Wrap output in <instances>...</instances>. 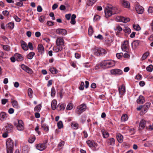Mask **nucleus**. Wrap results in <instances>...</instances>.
I'll list each match as a JSON object with an SVG mask.
<instances>
[{"label": "nucleus", "mask_w": 153, "mask_h": 153, "mask_svg": "<svg viewBox=\"0 0 153 153\" xmlns=\"http://www.w3.org/2000/svg\"><path fill=\"white\" fill-rule=\"evenodd\" d=\"M115 62L114 61L111 60H105L100 63L98 65H96L99 68H102L104 66H106L107 67H111L115 65Z\"/></svg>", "instance_id": "1"}, {"label": "nucleus", "mask_w": 153, "mask_h": 153, "mask_svg": "<svg viewBox=\"0 0 153 153\" xmlns=\"http://www.w3.org/2000/svg\"><path fill=\"white\" fill-rule=\"evenodd\" d=\"M7 153H13L14 143L10 138H8L6 142Z\"/></svg>", "instance_id": "2"}, {"label": "nucleus", "mask_w": 153, "mask_h": 153, "mask_svg": "<svg viewBox=\"0 0 153 153\" xmlns=\"http://www.w3.org/2000/svg\"><path fill=\"white\" fill-rule=\"evenodd\" d=\"M14 125L16 126L17 129L19 131H22L24 128V124L22 120H17L14 122Z\"/></svg>", "instance_id": "3"}, {"label": "nucleus", "mask_w": 153, "mask_h": 153, "mask_svg": "<svg viewBox=\"0 0 153 153\" xmlns=\"http://www.w3.org/2000/svg\"><path fill=\"white\" fill-rule=\"evenodd\" d=\"M37 49L38 51V56L42 57L45 56V55L46 54L45 53L44 47L42 44H39L38 45Z\"/></svg>", "instance_id": "4"}, {"label": "nucleus", "mask_w": 153, "mask_h": 153, "mask_svg": "<svg viewBox=\"0 0 153 153\" xmlns=\"http://www.w3.org/2000/svg\"><path fill=\"white\" fill-rule=\"evenodd\" d=\"M107 53L106 50L103 48H99L95 50L94 54L96 56H102V54H105Z\"/></svg>", "instance_id": "5"}, {"label": "nucleus", "mask_w": 153, "mask_h": 153, "mask_svg": "<svg viewBox=\"0 0 153 153\" xmlns=\"http://www.w3.org/2000/svg\"><path fill=\"white\" fill-rule=\"evenodd\" d=\"M86 108L85 104H82L78 106L77 108L76 111L78 115L80 114L83 111H84Z\"/></svg>", "instance_id": "6"}, {"label": "nucleus", "mask_w": 153, "mask_h": 153, "mask_svg": "<svg viewBox=\"0 0 153 153\" xmlns=\"http://www.w3.org/2000/svg\"><path fill=\"white\" fill-rule=\"evenodd\" d=\"M112 7H108L106 8L105 10V17H109L112 15Z\"/></svg>", "instance_id": "7"}, {"label": "nucleus", "mask_w": 153, "mask_h": 153, "mask_svg": "<svg viewBox=\"0 0 153 153\" xmlns=\"http://www.w3.org/2000/svg\"><path fill=\"white\" fill-rule=\"evenodd\" d=\"M131 53L129 52L125 53L124 54L122 53H117L116 54V56L117 57H122L123 56L124 57H133V56H131Z\"/></svg>", "instance_id": "8"}, {"label": "nucleus", "mask_w": 153, "mask_h": 153, "mask_svg": "<svg viewBox=\"0 0 153 153\" xmlns=\"http://www.w3.org/2000/svg\"><path fill=\"white\" fill-rule=\"evenodd\" d=\"M116 19L117 21L119 22H122L125 23H127L130 20V19L129 18L125 17L123 16H117Z\"/></svg>", "instance_id": "9"}, {"label": "nucleus", "mask_w": 153, "mask_h": 153, "mask_svg": "<svg viewBox=\"0 0 153 153\" xmlns=\"http://www.w3.org/2000/svg\"><path fill=\"white\" fill-rule=\"evenodd\" d=\"M36 149L40 150L43 151L47 147L46 144L45 143H39L37 144L36 146Z\"/></svg>", "instance_id": "10"}, {"label": "nucleus", "mask_w": 153, "mask_h": 153, "mask_svg": "<svg viewBox=\"0 0 153 153\" xmlns=\"http://www.w3.org/2000/svg\"><path fill=\"white\" fill-rule=\"evenodd\" d=\"M56 33L59 35H65L67 33V31L66 30L61 28L57 29L56 30Z\"/></svg>", "instance_id": "11"}, {"label": "nucleus", "mask_w": 153, "mask_h": 153, "mask_svg": "<svg viewBox=\"0 0 153 153\" xmlns=\"http://www.w3.org/2000/svg\"><path fill=\"white\" fill-rule=\"evenodd\" d=\"M128 42L127 40L125 41L122 43L121 47L123 51L127 52L128 50Z\"/></svg>", "instance_id": "12"}, {"label": "nucleus", "mask_w": 153, "mask_h": 153, "mask_svg": "<svg viewBox=\"0 0 153 153\" xmlns=\"http://www.w3.org/2000/svg\"><path fill=\"white\" fill-rule=\"evenodd\" d=\"M21 68L23 70L29 74H32L33 73V71L30 68L24 64H22L21 65Z\"/></svg>", "instance_id": "13"}, {"label": "nucleus", "mask_w": 153, "mask_h": 153, "mask_svg": "<svg viewBox=\"0 0 153 153\" xmlns=\"http://www.w3.org/2000/svg\"><path fill=\"white\" fill-rule=\"evenodd\" d=\"M56 43L57 46H61L64 45V41L62 37L58 38L56 41Z\"/></svg>", "instance_id": "14"}, {"label": "nucleus", "mask_w": 153, "mask_h": 153, "mask_svg": "<svg viewBox=\"0 0 153 153\" xmlns=\"http://www.w3.org/2000/svg\"><path fill=\"white\" fill-rule=\"evenodd\" d=\"M135 9L138 14H142L144 11V8L142 6L139 5L137 4L135 6Z\"/></svg>", "instance_id": "15"}, {"label": "nucleus", "mask_w": 153, "mask_h": 153, "mask_svg": "<svg viewBox=\"0 0 153 153\" xmlns=\"http://www.w3.org/2000/svg\"><path fill=\"white\" fill-rule=\"evenodd\" d=\"M111 73L114 75H121L123 73V71L119 69H114L111 70Z\"/></svg>", "instance_id": "16"}, {"label": "nucleus", "mask_w": 153, "mask_h": 153, "mask_svg": "<svg viewBox=\"0 0 153 153\" xmlns=\"http://www.w3.org/2000/svg\"><path fill=\"white\" fill-rule=\"evenodd\" d=\"M146 124V121L143 119H142L140 123L138 130L141 131L143 129L145 126Z\"/></svg>", "instance_id": "17"}, {"label": "nucleus", "mask_w": 153, "mask_h": 153, "mask_svg": "<svg viewBox=\"0 0 153 153\" xmlns=\"http://www.w3.org/2000/svg\"><path fill=\"white\" fill-rule=\"evenodd\" d=\"M137 103L141 104L144 103L145 102V99L144 97L142 95H140L138 98L137 100Z\"/></svg>", "instance_id": "18"}, {"label": "nucleus", "mask_w": 153, "mask_h": 153, "mask_svg": "<svg viewBox=\"0 0 153 153\" xmlns=\"http://www.w3.org/2000/svg\"><path fill=\"white\" fill-rule=\"evenodd\" d=\"M119 94L121 95H123L125 92V88L124 85H122L119 88Z\"/></svg>", "instance_id": "19"}, {"label": "nucleus", "mask_w": 153, "mask_h": 153, "mask_svg": "<svg viewBox=\"0 0 153 153\" xmlns=\"http://www.w3.org/2000/svg\"><path fill=\"white\" fill-rule=\"evenodd\" d=\"M121 3L123 6L125 7L129 8L130 7V3L128 1L125 0H122Z\"/></svg>", "instance_id": "20"}, {"label": "nucleus", "mask_w": 153, "mask_h": 153, "mask_svg": "<svg viewBox=\"0 0 153 153\" xmlns=\"http://www.w3.org/2000/svg\"><path fill=\"white\" fill-rule=\"evenodd\" d=\"M66 105L63 103H59L57 106V109L58 111L63 110L65 108Z\"/></svg>", "instance_id": "21"}, {"label": "nucleus", "mask_w": 153, "mask_h": 153, "mask_svg": "<svg viewBox=\"0 0 153 153\" xmlns=\"http://www.w3.org/2000/svg\"><path fill=\"white\" fill-rule=\"evenodd\" d=\"M21 43L22 48L23 50L25 51H27L28 50V46L25 42L23 40H22L21 41Z\"/></svg>", "instance_id": "22"}, {"label": "nucleus", "mask_w": 153, "mask_h": 153, "mask_svg": "<svg viewBox=\"0 0 153 153\" xmlns=\"http://www.w3.org/2000/svg\"><path fill=\"white\" fill-rule=\"evenodd\" d=\"M151 103L150 102H147L144 105H143V110L144 113L148 110L149 107Z\"/></svg>", "instance_id": "23"}, {"label": "nucleus", "mask_w": 153, "mask_h": 153, "mask_svg": "<svg viewBox=\"0 0 153 153\" xmlns=\"http://www.w3.org/2000/svg\"><path fill=\"white\" fill-rule=\"evenodd\" d=\"M117 138L118 142L122 143L123 141V137L120 134H117Z\"/></svg>", "instance_id": "24"}, {"label": "nucleus", "mask_w": 153, "mask_h": 153, "mask_svg": "<svg viewBox=\"0 0 153 153\" xmlns=\"http://www.w3.org/2000/svg\"><path fill=\"white\" fill-rule=\"evenodd\" d=\"M57 101L53 100L51 103V107L53 110H55L56 108Z\"/></svg>", "instance_id": "25"}, {"label": "nucleus", "mask_w": 153, "mask_h": 153, "mask_svg": "<svg viewBox=\"0 0 153 153\" xmlns=\"http://www.w3.org/2000/svg\"><path fill=\"white\" fill-rule=\"evenodd\" d=\"M86 143L90 147H94L95 145V143L93 141L88 140L86 141Z\"/></svg>", "instance_id": "26"}, {"label": "nucleus", "mask_w": 153, "mask_h": 153, "mask_svg": "<svg viewBox=\"0 0 153 153\" xmlns=\"http://www.w3.org/2000/svg\"><path fill=\"white\" fill-rule=\"evenodd\" d=\"M5 127L7 128V130L8 131H11L13 129V126L11 124L7 123Z\"/></svg>", "instance_id": "27"}, {"label": "nucleus", "mask_w": 153, "mask_h": 153, "mask_svg": "<svg viewBox=\"0 0 153 153\" xmlns=\"http://www.w3.org/2000/svg\"><path fill=\"white\" fill-rule=\"evenodd\" d=\"M6 117V114L5 112H2L0 113V120H3Z\"/></svg>", "instance_id": "28"}, {"label": "nucleus", "mask_w": 153, "mask_h": 153, "mask_svg": "<svg viewBox=\"0 0 153 153\" xmlns=\"http://www.w3.org/2000/svg\"><path fill=\"white\" fill-rule=\"evenodd\" d=\"M42 128L45 131H48L49 130V128L48 126L46 124L42 123L41 125Z\"/></svg>", "instance_id": "29"}, {"label": "nucleus", "mask_w": 153, "mask_h": 153, "mask_svg": "<svg viewBox=\"0 0 153 153\" xmlns=\"http://www.w3.org/2000/svg\"><path fill=\"white\" fill-rule=\"evenodd\" d=\"M102 132L104 138H106L108 137L109 133L108 132L106 131L105 130H102Z\"/></svg>", "instance_id": "30"}, {"label": "nucleus", "mask_w": 153, "mask_h": 153, "mask_svg": "<svg viewBox=\"0 0 153 153\" xmlns=\"http://www.w3.org/2000/svg\"><path fill=\"white\" fill-rule=\"evenodd\" d=\"M12 103L13 106L14 108H18L19 107L18 106V103L17 101L13 100L12 101Z\"/></svg>", "instance_id": "31"}, {"label": "nucleus", "mask_w": 153, "mask_h": 153, "mask_svg": "<svg viewBox=\"0 0 153 153\" xmlns=\"http://www.w3.org/2000/svg\"><path fill=\"white\" fill-rule=\"evenodd\" d=\"M49 70L53 74H56L58 72L57 70L54 68H50Z\"/></svg>", "instance_id": "32"}, {"label": "nucleus", "mask_w": 153, "mask_h": 153, "mask_svg": "<svg viewBox=\"0 0 153 153\" xmlns=\"http://www.w3.org/2000/svg\"><path fill=\"white\" fill-rule=\"evenodd\" d=\"M94 32L93 28L91 26H90L88 28V33L89 36H91L92 35Z\"/></svg>", "instance_id": "33"}, {"label": "nucleus", "mask_w": 153, "mask_h": 153, "mask_svg": "<svg viewBox=\"0 0 153 153\" xmlns=\"http://www.w3.org/2000/svg\"><path fill=\"white\" fill-rule=\"evenodd\" d=\"M128 119L127 115L125 114L123 115L121 118V120L122 121H126Z\"/></svg>", "instance_id": "34"}, {"label": "nucleus", "mask_w": 153, "mask_h": 153, "mask_svg": "<svg viewBox=\"0 0 153 153\" xmlns=\"http://www.w3.org/2000/svg\"><path fill=\"white\" fill-rule=\"evenodd\" d=\"M6 27L11 29H13L14 27V23L13 22H9L6 25Z\"/></svg>", "instance_id": "35"}, {"label": "nucleus", "mask_w": 153, "mask_h": 153, "mask_svg": "<svg viewBox=\"0 0 153 153\" xmlns=\"http://www.w3.org/2000/svg\"><path fill=\"white\" fill-rule=\"evenodd\" d=\"M35 140V137L34 136H31L28 139V141L30 143H33Z\"/></svg>", "instance_id": "36"}, {"label": "nucleus", "mask_w": 153, "mask_h": 153, "mask_svg": "<svg viewBox=\"0 0 153 153\" xmlns=\"http://www.w3.org/2000/svg\"><path fill=\"white\" fill-rule=\"evenodd\" d=\"M41 107L42 106L40 104L38 105L35 107L34 110L35 111L39 112L40 111Z\"/></svg>", "instance_id": "37"}, {"label": "nucleus", "mask_w": 153, "mask_h": 153, "mask_svg": "<svg viewBox=\"0 0 153 153\" xmlns=\"http://www.w3.org/2000/svg\"><path fill=\"white\" fill-rule=\"evenodd\" d=\"M115 140L113 138H111L108 140V143L111 146H114V145Z\"/></svg>", "instance_id": "38"}, {"label": "nucleus", "mask_w": 153, "mask_h": 153, "mask_svg": "<svg viewBox=\"0 0 153 153\" xmlns=\"http://www.w3.org/2000/svg\"><path fill=\"white\" fill-rule=\"evenodd\" d=\"M123 30L125 33H130L131 32V29L127 27H125V28L123 29Z\"/></svg>", "instance_id": "39"}, {"label": "nucleus", "mask_w": 153, "mask_h": 153, "mask_svg": "<svg viewBox=\"0 0 153 153\" xmlns=\"http://www.w3.org/2000/svg\"><path fill=\"white\" fill-rule=\"evenodd\" d=\"M71 126L74 129H77L78 128V124L77 123H73L71 124Z\"/></svg>", "instance_id": "40"}, {"label": "nucleus", "mask_w": 153, "mask_h": 153, "mask_svg": "<svg viewBox=\"0 0 153 153\" xmlns=\"http://www.w3.org/2000/svg\"><path fill=\"white\" fill-rule=\"evenodd\" d=\"M58 47L57 48L56 47H54L53 48V50L55 51L56 52H58L59 51H61L62 48L61 47L58 46Z\"/></svg>", "instance_id": "41"}, {"label": "nucleus", "mask_w": 153, "mask_h": 153, "mask_svg": "<svg viewBox=\"0 0 153 153\" xmlns=\"http://www.w3.org/2000/svg\"><path fill=\"white\" fill-rule=\"evenodd\" d=\"M140 43V41L138 40H135L132 43V46L134 45L135 47H136L138 46Z\"/></svg>", "instance_id": "42"}, {"label": "nucleus", "mask_w": 153, "mask_h": 153, "mask_svg": "<svg viewBox=\"0 0 153 153\" xmlns=\"http://www.w3.org/2000/svg\"><path fill=\"white\" fill-rule=\"evenodd\" d=\"M153 69V66L152 65H150L148 66L146 68V70L149 72H151L152 71Z\"/></svg>", "instance_id": "43"}, {"label": "nucleus", "mask_w": 153, "mask_h": 153, "mask_svg": "<svg viewBox=\"0 0 153 153\" xmlns=\"http://www.w3.org/2000/svg\"><path fill=\"white\" fill-rule=\"evenodd\" d=\"M64 143H65L64 141H61L59 143L58 145V147L59 149H60L62 148L64 146Z\"/></svg>", "instance_id": "44"}, {"label": "nucleus", "mask_w": 153, "mask_h": 153, "mask_svg": "<svg viewBox=\"0 0 153 153\" xmlns=\"http://www.w3.org/2000/svg\"><path fill=\"white\" fill-rule=\"evenodd\" d=\"M57 126L59 129L63 127V123L62 121H60L57 123Z\"/></svg>", "instance_id": "45"}, {"label": "nucleus", "mask_w": 153, "mask_h": 153, "mask_svg": "<svg viewBox=\"0 0 153 153\" xmlns=\"http://www.w3.org/2000/svg\"><path fill=\"white\" fill-rule=\"evenodd\" d=\"M28 93L29 96L31 97H32V95L33 93V92L32 89L31 88H29L28 90Z\"/></svg>", "instance_id": "46"}, {"label": "nucleus", "mask_w": 153, "mask_h": 153, "mask_svg": "<svg viewBox=\"0 0 153 153\" xmlns=\"http://www.w3.org/2000/svg\"><path fill=\"white\" fill-rule=\"evenodd\" d=\"M56 94L55 89L54 87H53L51 88V96L52 97H54Z\"/></svg>", "instance_id": "47"}, {"label": "nucleus", "mask_w": 153, "mask_h": 153, "mask_svg": "<svg viewBox=\"0 0 153 153\" xmlns=\"http://www.w3.org/2000/svg\"><path fill=\"white\" fill-rule=\"evenodd\" d=\"M85 87L84 83L83 82H82L81 83L79 88L80 90H83L84 89Z\"/></svg>", "instance_id": "48"}, {"label": "nucleus", "mask_w": 153, "mask_h": 153, "mask_svg": "<svg viewBox=\"0 0 153 153\" xmlns=\"http://www.w3.org/2000/svg\"><path fill=\"white\" fill-rule=\"evenodd\" d=\"M3 48L4 50L7 51H9L10 50V47L7 45H4Z\"/></svg>", "instance_id": "49"}, {"label": "nucleus", "mask_w": 153, "mask_h": 153, "mask_svg": "<svg viewBox=\"0 0 153 153\" xmlns=\"http://www.w3.org/2000/svg\"><path fill=\"white\" fill-rule=\"evenodd\" d=\"M73 108V105L71 103L69 104L67 106L66 109L68 110H70L72 109Z\"/></svg>", "instance_id": "50"}, {"label": "nucleus", "mask_w": 153, "mask_h": 153, "mask_svg": "<svg viewBox=\"0 0 153 153\" xmlns=\"http://www.w3.org/2000/svg\"><path fill=\"white\" fill-rule=\"evenodd\" d=\"M134 28L137 30H139L140 29V27L137 24L136 25H133Z\"/></svg>", "instance_id": "51"}, {"label": "nucleus", "mask_w": 153, "mask_h": 153, "mask_svg": "<svg viewBox=\"0 0 153 153\" xmlns=\"http://www.w3.org/2000/svg\"><path fill=\"white\" fill-rule=\"evenodd\" d=\"M35 55V53L34 52H31L27 55V57H33Z\"/></svg>", "instance_id": "52"}, {"label": "nucleus", "mask_w": 153, "mask_h": 153, "mask_svg": "<svg viewBox=\"0 0 153 153\" xmlns=\"http://www.w3.org/2000/svg\"><path fill=\"white\" fill-rule=\"evenodd\" d=\"M148 11L149 13H153V7H149L148 8Z\"/></svg>", "instance_id": "53"}, {"label": "nucleus", "mask_w": 153, "mask_h": 153, "mask_svg": "<svg viewBox=\"0 0 153 153\" xmlns=\"http://www.w3.org/2000/svg\"><path fill=\"white\" fill-rule=\"evenodd\" d=\"M28 47L30 50H32L33 49L32 44L31 42H29L28 43Z\"/></svg>", "instance_id": "54"}, {"label": "nucleus", "mask_w": 153, "mask_h": 153, "mask_svg": "<svg viewBox=\"0 0 153 153\" xmlns=\"http://www.w3.org/2000/svg\"><path fill=\"white\" fill-rule=\"evenodd\" d=\"M94 3L91 0H89L87 2V5L88 6H92Z\"/></svg>", "instance_id": "55"}, {"label": "nucleus", "mask_w": 153, "mask_h": 153, "mask_svg": "<svg viewBox=\"0 0 153 153\" xmlns=\"http://www.w3.org/2000/svg\"><path fill=\"white\" fill-rule=\"evenodd\" d=\"M100 16L98 15L95 16L94 17V21H97L99 20Z\"/></svg>", "instance_id": "56"}, {"label": "nucleus", "mask_w": 153, "mask_h": 153, "mask_svg": "<svg viewBox=\"0 0 153 153\" xmlns=\"http://www.w3.org/2000/svg\"><path fill=\"white\" fill-rule=\"evenodd\" d=\"M13 17L16 22H19L20 21L21 19L19 18L17 16H14Z\"/></svg>", "instance_id": "57"}, {"label": "nucleus", "mask_w": 153, "mask_h": 153, "mask_svg": "<svg viewBox=\"0 0 153 153\" xmlns=\"http://www.w3.org/2000/svg\"><path fill=\"white\" fill-rule=\"evenodd\" d=\"M47 24L49 26H52L54 25V22H52L51 21H48L47 23Z\"/></svg>", "instance_id": "58"}, {"label": "nucleus", "mask_w": 153, "mask_h": 153, "mask_svg": "<svg viewBox=\"0 0 153 153\" xmlns=\"http://www.w3.org/2000/svg\"><path fill=\"white\" fill-rule=\"evenodd\" d=\"M12 57H22V56L20 54L16 53L14 54V57L12 56Z\"/></svg>", "instance_id": "59"}, {"label": "nucleus", "mask_w": 153, "mask_h": 153, "mask_svg": "<svg viewBox=\"0 0 153 153\" xmlns=\"http://www.w3.org/2000/svg\"><path fill=\"white\" fill-rule=\"evenodd\" d=\"M3 14L5 16H8L9 15V12L7 10H4L2 12Z\"/></svg>", "instance_id": "60"}, {"label": "nucleus", "mask_w": 153, "mask_h": 153, "mask_svg": "<svg viewBox=\"0 0 153 153\" xmlns=\"http://www.w3.org/2000/svg\"><path fill=\"white\" fill-rule=\"evenodd\" d=\"M149 52H146L143 55L142 57H147L149 56Z\"/></svg>", "instance_id": "61"}, {"label": "nucleus", "mask_w": 153, "mask_h": 153, "mask_svg": "<svg viewBox=\"0 0 153 153\" xmlns=\"http://www.w3.org/2000/svg\"><path fill=\"white\" fill-rule=\"evenodd\" d=\"M8 112L10 114H12L14 112V110L13 108H10L8 110Z\"/></svg>", "instance_id": "62"}, {"label": "nucleus", "mask_w": 153, "mask_h": 153, "mask_svg": "<svg viewBox=\"0 0 153 153\" xmlns=\"http://www.w3.org/2000/svg\"><path fill=\"white\" fill-rule=\"evenodd\" d=\"M59 9L61 10H64L66 9V7L64 5H61L59 7Z\"/></svg>", "instance_id": "63"}, {"label": "nucleus", "mask_w": 153, "mask_h": 153, "mask_svg": "<svg viewBox=\"0 0 153 153\" xmlns=\"http://www.w3.org/2000/svg\"><path fill=\"white\" fill-rule=\"evenodd\" d=\"M42 9L41 7L39 5L37 7V11L38 12H41L42 11Z\"/></svg>", "instance_id": "64"}]
</instances>
